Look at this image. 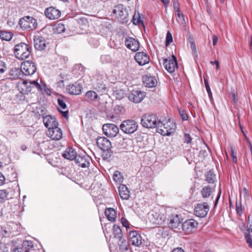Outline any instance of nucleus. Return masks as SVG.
I'll return each mask as SVG.
<instances>
[{
  "label": "nucleus",
  "instance_id": "obj_1",
  "mask_svg": "<svg viewBox=\"0 0 252 252\" xmlns=\"http://www.w3.org/2000/svg\"><path fill=\"white\" fill-rule=\"evenodd\" d=\"M176 124L171 120L163 122H158L157 132L164 136H169L173 133L176 129Z\"/></svg>",
  "mask_w": 252,
  "mask_h": 252
},
{
  "label": "nucleus",
  "instance_id": "obj_2",
  "mask_svg": "<svg viewBox=\"0 0 252 252\" xmlns=\"http://www.w3.org/2000/svg\"><path fill=\"white\" fill-rule=\"evenodd\" d=\"M31 46L25 43H20L15 46L14 54L15 57L20 60H24L29 58L31 54Z\"/></svg>",
  "mask_w": 252,
  "mask_h": 252
},
{
  "label": "nucleus",
  "instance_id": "obj_3",
  "mask_svg": "<svg viewBox=\"0 0 252 252\" xmlns=\"http://www.w3.org/2000/svg\"><path fill=\"white\" fill-rule=\"evenodd\" d=\"M112 13L122 24H126L128 21V11L123 4H119L114 6Z\"/></svg>",
  "mask_w": 252,
  "mask_h": 252
},
{
  "label": "nucleus",
  "instance_id": "obj_4",
  "mask_svg": "<svg viewBox=\"0 0 252 252\" xmlns=\"http://www.w3.org/2000/svg\"><path fill=\"white\" fill-rule=\"evenodd\" d=\"M159 121L155 115L145 114L141 118V124L143 126L146 128H153L156 127L157 128Z\"/></svg>",
  "mask_w": 252,
  "mask_h": 252
},
{
  "label": "nucleus",
  "instance_id": "obj_5",
  "mask_svg": "<svg viewBox=\"0 0 252 252\" xmlns=\"http://www.w3.org/2000/svg\"><path fill=\"white\" fill-rule=\"evenodd\" d=\"M19 24L23 30H34L37 26L36 20L31 16H25L21 18Z\"/></svg>",
  "mask_w": 252,
  "mask_h": 252
},
{
  "label": "nucleus",
  "instance_id": "obj_6",
  "mask_svg": "<svg viewBox=\"0 0 252 252\" xmlns=\"http://www.w3.org/2000/svg\"><path fill=\"white\" fill-rule=\"evenodd\" d=\"M138 124L133 120L124 121L120 126V129L125 133L130 134L135 132L138 128Z\"/></svg>",
  "mask_w": 252,
  "mask_h": 252
},
{
  "label": "nucleus",
  "instance_id": "obj_7",
  "mask_svg": "<svg viewBox=\"0 0 252 252\" xmlns=\"http://www.w3.org/2000/svg\"><path fill=\"white\" fill-rule=\"evenodd\" d=\"M149 221L154 224H162L165 219L163 214H161L159 212L152 210L148 214Z\"/></svg>",
  "mask_w": 252,
  "mask_h": 252
},
{
  "label": "nucleus",
  "instance_id": "obj_8",
  "mask_svg": "<svg viewBox=\"0 0 252 252\" xmlns=\"http://www.w3.org/2000/svg\"><path fill=\"white\" fill-rule=\"evenodd\" d=\"M92 159L86 153L78 154L75 158L76 164L82 168L89 166Z\"/></svg>",
  "mask_w": 252,
  "mask_h": 252
},
{
  "label": "nucleus",
  "instance_id": "obj_9",
  "mask_svg": "<svg viewBox=\"0 0 252 252\" xmlns=\"http://www.w3.org/2000/svg\"><path fill=\"white\" fill-rule=\"evenodd\" d=\"M21 66L23 75H31L36 71V65L32 61L24 62L21 63Z\"/></svg>",
  "mask_w": 252,
  "mask_h": 252
},
{
  "label": "nucleus",
  "instance_id": "obj_10",
  "mask_svg": "<svg viewBox=\"0 0 252 252\" xmlns=\"http://www.w3.org/2000/svg\"><path fill=\"white\" fill-rule=\"evenodd\" d=\"M102 130L104 134L109 137H115L119 132L118 127L113 124H105L103 125Z\"/></svg>",
  "mask_w": 252,
  "mask_h": 252
},
{
  "label": "nucleus",
  "instance_id": "obj_11",
  "mask_svg": "<svg viewBox=\"0 0 252 252\" xmlns=\"http://www.w3.org/2000/svg\"><path fill=\"white\" fill-rule=\"evenodd\" d=\"M209 211V206L206 202L198 204L194 208L195 215L200 218L205 217Z\"/></svg>",
  "mask_w": 252,
  "mask_h": 252
},
{
  "label": "nucleus",
  "instance_id": "obj_12",
  "mask_svg": "<svg viewBox=\"0 0 252 252\" xmlns=\"http://www.w3.org/2000/svg\"><path fill=\"white\" fill-rule=\"evenodd\" d=\"M129 241L128 243L135 247H139L143 242V239L140 235L136 231H131L129 232Z\"/></svg>",
  "mask_w": 252,
  "mask_h": 252
},
{
  "label": "nucleus",
  "instance_id": "obj_13",
  "mask_svg": "<svg viewBox=\"0 0 252 252\" xmlns=\"http://www.w3.org/2000/svg\"><path fill=\"white\" fill-rule=\"evenodd\" d=\"M163 65L166 70L169 73H173L175 68H178L177 60L174 55L172 56V58L164 60Z\"/></svg>",
  "mask_w": 252,
  "mask_h": 252
},
{
  "label": "nucleus",
  "instance_id": "obj_14",
  "mask_svg": "<svg viewBox=\"0 0 252 252\" xmlns=\"http://www.w3.org/2000/svg\"><path fill=\"white\" fill-rule=\"evenodd\" d=\"M97 146L103 151H108L112 148L111 142L104 137H99L96 139Z\"/></svg>",
  "mask_w": 252,
  "mask_h": 252
},
{
  "label": "nucleus",
  "instance_id": "obj_15",
  "mask_svg": "<svg viewBox=\"0 0 252 252\" xmlns=\"http://www.w3.org/2000/svg\"><path fill=\"white\" fill-rule=\"evenodd\" d=\"M145 96V94L144 92L138 90H135L131 91L128 97L130 101L134 103H139L144 99Z\"/></svg>",
  "mask_w": 252,
  "mask_h": 252
},
{
  "label": "nucleus",
  "instance_id": "obj_16",
  "mask_svg": "<svg viewBox=\"0 0 252 252\" xmlns=\"http://www.w3.org/2000/svg\"><path fill=\"white\" fill-rule=\"evenodd\" d=\"M47 135L51 139L56 141L59 140L63 137L62 131L58 126L48 129Z\"/></svg>",
  "mask_w": 252,
  "mask_h": 252
},
{
  "label": "nucleus",
  "instance_id": "obj_17",
  "mask_svg": "<svg viewBox=\"0 0 252 252\" xmlns=\"http://www.w3.org/2000/svg\"><path fill=\"white\" fill-rule=\"evenodd\" d=\"M126 47L133 52H136L139 49V42L135 38L131 37H127L125 40Z\"/></svg>",
  "mask_w": 252,
  "mask_h": 252
},
{
  "label": "nucleus",
  "instance_id": "obj_18",
  "mask_svg": "<svg viewBox=\"0 0 252 252\" xmlns=\"http://www.w3.org/2000/svg\"><path fill=\"white\" fill-rule=\"evenodd\" d=\"M169 226L172 229L182 228V220L179 218V216L178 215H172L169 219Z\"/></svg>",
  "mask_w": 252,
  "mask_h": 252
},
{
  "label": "nucleus",
  "instance_id": "obj_19",
  "mask_svg": "<svg viewBox=\"0 0 252 252\" xmlns=\"http://www.w3.org/2000/svg\"><path fill=\"white\" fill-rule=\"evenodd\" d=\"M23 88L22 89V93L24 94H28L32 91V87H35L38 90H41V86L39 83L36 81L30 82L29 83L25 81L23 82Z\"/></svg>",
  "mask_w": 252,
  "mask_h": 252
},
{
  "label": "nucleus",
  "instance_id": "obj_20",
  "mask_svg": "<svg viewBox=\"0 0 252 252\" xmlns=\"http://www.w3.org/2000/svg\"><path fill=\"white\" fill-rule=\"evenodd\" d=\"M198 223L193 219H189L185 221L182 224V229L187 233H190L197 227Z\"/></svg>",
  "mask_w": 252,
  "mask_h": 252
},
{
  "label": "nucleus",
  "instance_id": "obj_21",
  "mask_svg": "<svg viewBox=\"0 0 252 252\" xmlns=\"http://www.w3.org/2000/svg\"><path fill=\"white\" fill-rule=\"evenodd\" d=\"M23 77L21 67H12L9 71V74L6 76L5 79H16L18 78H22Z\"/></svg>",
  "mask_w": 252,
  "mask_h": 252
},
{
  "label": "nucleus",
  "instance_id": "obj_22",
  "mask_svg": "<svg viewBox=\"0 0 252 252\" xmlns=\"http://www.w3.org/2000/svg\"><path fill=\"white\" fill-rule=\"evenodd\" d=\"M43 122L45 126L48 128V129H49V128H55L58 126V123L56 118L50 115L44 117Z\"/></svg>",
  "mask_w": 252,
  "mask_h": 252
},
{
  "label": "nucleus",
  "instance_id": "obj_23",
  "mask_svg": "<svg viewBox=\"0 0 252 252\" xmlns=\"http://www.w3.org/2000/svg\"><path fill=\"white\" fill-rule=\"evenodd\" d=\"M134 58L136 62L140 65H144L149 62V58L145 52H138L135 54Z\"/></svg>",
  "mask_w": 252,
  "mask_h": 252
},
{
  "label": "nucleus",
  "instance_id": "obj_24",
  "mask_svg": "<svg viewBox=\"0 0 252 252\" xmlns=\"http://www.w3.org/2000/svg\"><path fill=\"white\" fill-rule=\"evenodd\" d=\"M45 14L49 19L54 20L60 17L61 12L60 10L53 7H50L46 9Z\"/></svg>",
  "mask_w": 252,
  "mask_h": 252
},
{
  "label": "nucleus",
  "instance_id": "obj_25",
  "mask_svg": "<svg viewBox=\"0 0 252 252\" xmlns=\"http://www.w3.org/2000/svg\"><path fill=\"white\" fill-rule=\"evenodd\" d=\"M33 41L34 46L36 49L40 51L45 49L46 47L45 40L41 36L39 35L34 36Z\"/></svg>",
  "mask_w": 252,
  "mask_h": 252
},
{
  "label": "nucleus",
  "instance_id": "obj_26",
  "mask_svg": "<svg viewBox=\"0 0 252 252\" xmlns=\"http://www.w3.org/2000/svg\"><path fill=\"white\" fill-rule=\"evenodd\" d=\"M143 82L146 87L152 88L156 86L157 81L154 76L146 75L143 77Z\"/></svg>",
  "mask_w": 252,
  "mask_h": 252
},
{
  "label": "nucleus",
  "instance_id": "obj_27",
  "mask_svg": "<svg viewBox=\"0 0 252 252\" xmlns=\"http://www.w3.org/2000/svg\"><path fill=\"white\" fill-rule=\"evenodd\" d=\"M81 89L82 86L77 82L68 85L67 88L68 92L73 95L79 94L81 92Z\"/></svg>",
  "mask_w": 252,
  "mask_h": 252
},
{
  "label": "nucleus",
  "instance_id": "obj_28",
  "mask_svg": "<svg viewBox=\"0 0 252 252\" xmlns=\"http://www.w3.org/2000/svg\"><path fill=\"white\" fill-rule=\"evenodd\" d=\"M119 192L121 198L124 200H127L130 197V191L127 187L123 184L119 187Z\"/></svg>",
  "mask_w": 252,
  "mask_h": 252
},
{
  "label": "nucleus",
  "instance_id": "obj_29",
  "mask_svg": "<svg viewBox=\"0 0 252 252\" xmlns=\"http://www.w3.org/2000/svg\"><path fill=\"white\" fill-rule=\"evenodd\" d=\"M77 155L76 152L72 148H67L63 154L64 158L70 160L75 159Z\"/></svg>",
  "mask_w": 252,
  "mask_h": 252
},
{
  "label": "nucleus",
  "instance_id": "obj_30",
  "mask_svg": "<svg viewBox=\"0 0 252 252\" xmlns=\"http://www.w3.org/2000/svg\"><path fill=\"white\" fill-rule=\"evenodd\" d=\"M214 189L211 188L210 186H206L202 188L201 190V193L202 197L204 199L210 198L213 199V197L211 196Z\"/></svg>",
  "mask_w": 252,
  "mask_h": 252
},
{
  "label": "nucleus",
  "instance_id": "obj_31",
  "mask_svg": "<svg viewBox=\"0 0 252 252\" xmlns=\"http://www.w3.org/2000/svg\"><path fill=\"white\" fill-rule=\"evenodd\" d=\"M94 89L96 90L98 93L101 94H105L107 92V89L105 85L102 83L101 81L97 80L93 85Z\"/></svg>",
  "mask_w": 252,
  "mask_h": 252
},
{
  "label": "nucleus",
  "instance_id": "obj_32",
  "mask_svg": "<svg viewBox=\"0 0 252 252\" xmlns=\"http://www.w3.org/2000/svg\"><path fill=\"white\" fill-rule=\"evenodd\" d=\"M105 215L107 219L111 221L114 222L117 217V213L115 210L112 208H106L105 211Z\"/></svg>",
  "mask_w": 252,
  "mask_h": 252
},
{
  "label": "nucleus",
  "instance_id": "obj_33",
  "mask_svg": "<svg viewBox=\"0 0 252 252\" xmlns=\"http://www.w3.org/2000/svg\"><path fill=\"white\" fill-rule=\"evenodd\" d=\"M245 236L249 247L252 248V222L250 224L249 227L245 232Z\"/></svg>",
  "mask_w": 252,
  "mask_h": 252
},
{
  "label": "nucleus",
  "instance_id": "obj_34",
  "mask_svg": "<svg viewBox=\"0 0 252 252\" xmlns=\"http://www.w3.org/2000/svg\"><path fill=\"white\" fill-rule=\"evenodd\" d=\"M113 231L114 237L117 239H121L123 237V233L120 226L117 225H114Z\"/></svg>",
  "mask_w": 252,
  "mask_h": 252
},
{
  "label": "nucleus",
  "instance_id": "obj_35",
  "mask_svg": "<svg viewBox=\"0 0 252 252\" xmlns=\"http://www.w3.org/2000/svg\"><path fill=\"white\" fill-rule=\"evenodd\" d=\"M118 240H119L118 245L121 251L123 252L127 250L128 247V242L123 239V237L121 239Z\"/></svg>",
  "mask_w": 252,
  "mask_h": 252
},
{
  "label": "nucleus",
  "instance_id": "obj_36",
  "mask_svg": "<svg viewBox=\"0 0 252 252\" xmlns=\"http://www.w3.org/2000/svg\"><path fill=\"white\" fill-rule=\"evenodd\" d=\"M85 97L90 101H95L98 98V95L94 91H89L86 93Z\"/></svg>",
  "mask_w": 252,
  "mask_h": 252
},
{
  "label": "nucleus",
  "instance_id": "obj_37",
  "mask_svg": "<svg viewBox=\"0 0 252 252\" xmlns=\"http://www.w3.org/2000/svg\"><path fill=\"white\" fill-rule=\"evenodd\" d=\"M113 179L115 182L121 184L123 182V174L119 171H115L113 175Z\"/></svg>",
  "mask_w": 252,
  "mask_h": 252
},
{
  "label": "nucleus",
  "instance_id": "obj_38",
  "mask_svg": "<svg viewBox=\"0 0 252 252\" xmlns=\"http://www.w3.org/2000/svg\"><path fill=\"white\" fill-rule=\"evenodd\" d=\"M13 34L10 32L1 31V39L7 41H10L12 38Z\"/></svg>",
  "mask_w": 252,
  "mask_h": 252
},
{
  "label": "nucleus",
  "instance_id": "obj_39",
  "mask_svg": "<svg viewBox=\"0 0 252 252\" xmlns=\"http://www.w3.org/2000/svg\"><path fill=\"white\" fill-rule=\"evenodd\" d=\"M175 15L178 23L181 25L185 26L186 21L184 14L181 12H175Z\"/></svg>",
  "mask_w": 252,
  "mask_h": 252
},
{
  "label": "nucleus",
  "instance_id": "obj_40",
  "mask_svg": "<svg viewBox=\"0 0 252 252\" xmlns=\"http://www.w3.org/2000/svg\"><path fill=\"white\" fill-rule=\"evenodd\" d=\"M132 22L135 25H139L140 24L144 25L143 22L141 19V16L139 13H135L134 14L132 19Z\"/></svg>",
  "mask_w": 252,
  "mask_h": 252
},
{
  "label": "nucleus",
  "instance_id": "obj_41",
  "mask_svg": "<svg viewBox=\"0 0 252 252\" xmlns=\"http://www.w3.org/2000/svg\"><path fill=\"white\" fill-rule=\"evenodd\" d=\"M100 61L102 63L106 64L111 63L113 60L110 55H102L100 57Z\"/></svg>",
  "mask_w": 252,
  "mask_h": 252
},
{
  "label": "nucleus",
  "instance_id": "obj_42",
  "mask_svg": "<svg viewBox=\"0 0 252 252\" xmlns=\"http://www.w3.org/2000/svg\"><path fill=\"white\" fill-rule=\"evenodd\" d=\"M125 91L123 90H116L114 91L113 94L118 99H121L125 95Z\"/></svg>",
  "mask_w": 252,
  "mask_h": 252
},
{
  "label": "nucleus",
  "instance_id": "obj_43",
  "mask_svg": "<svg viewBox=\"0 0 252 252\" xmlns=\"http://www.w3.org/2000/svg\"><path fill=\"white\" fill-rule=\"evenodd\" d=\"M215 179V175L211 171H209L206 175V181L209 183H213L214 182Z\"/></svg>",
  "mask_w": 252,
  "mask_h": 252
},
{
  "label": "nucleus",
  "instance_id": "obj_44",
  "mask_svg": "<svg viewBox=\"0 0 252 252\" xmlns=\"http://www.w3.org/2000/svg\"><path fill=\"white\" fill-rule=\"evenodd\" d=\"M55 30L58 33H62L65 31L64 25L62 23H59L55 25Z\"/></svg>",
  "mask_w": 252,
  "mask_h": 252
},
{
  "label": "nucleus",
  "instance_id": "obj_45",
  "mask_svg": "<svg viewBox=\"0 0 252 252\" xmlns=\"http://www.w3.org/2000/svg\"><path fill=\"white\" fill-rule=\"evenodd\" d=\"M89 43L94 47H96L99 45V41L98 40L94 37H91L88 40Z\"/></svg>",
  "mask_w": 252,
  "mask_h": 252
},
{
  "label": "nucleus",
  "instance_id": "obj_46",
  "mask_svg": "<svg viewBox=\"0 0 252 252\" xmlns=\"http://www.w3.org/2000/svg\"><path fill=\"white\" fill-rule=\"evenodd\" d=\"M78 23L82 26H86L88 24V21L85 17H81L77 20Z\"/></svg>",
  "mask_w": 252,
  "mask_h": 252
},
{
  "label": "nucleus",
  "instance_id": "obj_47",
  "mask_svg": "<svg viewBox=\"0 0 252 252\" xmlns=\"http://www.w3.org/2000/svg\"><path fill=\"white\" fill-rule=\"evenodd\" d=\"M173 41V38L171 33L168 32L166 34L165 45H169Z\"/></svg>",
  "mask_w": 252,
  "mask_h": 252
},
{
  "label": "nucleus",
  "instance_id": "obj_48",
  "mask_svg": "<svg viewBox=\"0 0 252 252\" xmlns=\"http://www.w3.org/2000/svg\"><path fill=\"white\" fill-rule=\"evenodd\" d=\"M8 192L5 189H1V200L8 199Z\"/></svg>",
  "mask_w": 252,
  "mask_h": 252
},
{
  "label": "nucleus",
  "instance_id": "obj_49",
  "mask_svg": "<svg viewBox=\"0 0 252 252\" xmlns=\"http://www.w3.org/2000/svg\"><path fill=\"white\" fill-rule=\"evenodd\" d=\"M204 82H205L206 89L208 94L209 97L210 99H211V98H212V93L211 91V89L210 88V86L206 80H205Z\"/></svg>",
  "mask_w": 252,
  "mask_h": 252
},
{
  "label": "nucleus",
  "instance_id": "obj_50",
  "mask_svg": "<svg viewBox=\"0 0 252 252\" xmlns=\"http://www.w3.org/2000/svg\"><path fill=\"white\" fill-rule=\"evenodd\" d=\"M173 7L174 9L175 10V12H180V6H179V3L177 1V0H173Z\"/></svg>",
  "mask_w": 252,
  "mask_h": 252
},
{
  "label": "nucleus",
  "instance_id": "obj_51",
  "mask_svg": "<svg viewBox=\"0 0 252 252\" xmlns=\"http://www.w3.org/2000/svg\"><path fill=\"white\" fill-rule=\"evenodd\" d=\"M231 155L232 158V159L233 162L235 163H237V153L236 152H235L234 150L233 149L232 147L231 148Z\"/></svg>",
  "mask_w": 252,
  "mask_h": 252
},
{
  "label": "nucleus",
  "instance_id": "obj_52",
  "mask_svg": "<svg viewBox=\"0 0 252 252\" xmlns=\"http://www.w3.org/2000/svg\"><path fill=\"white\" fill-rule=\"evenodd\" d=\"M58 103L60 108L63 109H64L66 108V105L63 99L59 98L58 99Z\"/></svg>",
  "mask_w": 252,
  "mask_h": 252
},
{
  "label": "nucleus",
  "instance_id": "obj_53",
  "mask_svg": "<svg viewBox=\"0 0 252 252\" xmlns=\"http://www.w3.org/2000/svg\"><path fill=\"white\" fill-rule=\"evenodd\" d=\"M179 113L183 121H186L188 120V117L184 110H179Z\"/></svg>",
  "mask_w": 252,
  "mask_h": 252
},
{
  "label": "nucleus",
  "instance_id": "obj_54",
  "mask_svg": "<svg viewBox=\"0 0 252 252\" xmlns=\"http://www.w3.org/2000/svg\"><path fill=\"white\" fill-rule=\"evenodd\" d=\"M236 210L237 214L239 216H241L243 213V210L240 204H238L237 203H236Z\"/></svg>",
  "mask_w": 252,
  "mask_h": 252
},
{
  "label": "nucleus",
  "instance_id": "obj_55",
  "mask_svg": "<svg viewBox=\"0 0 252 252\" xmlns=\"http://www.w3.org/2000/svg\"><path fill=\"white\" fill-rule=\"evenodd\" d=\"M184 138H185V142L187 144L191 143V138L190 136V135L188 133H185L184 134Z\"/></svg>",
  "mask_w": 252,
  "mask_h": 252
},
{
  "label": "nucleus",
  "instance_id": "obj_56",
  "mask_svg": "<svg viewBox=\"0 0 252 252\" xmlns=\"http://www.w3.org/2000/svg\"><path fill=\"white\" fill-rule=\"evenodd\" d=\"M122 223L123 225L126 228L129 227V223L127 220L124 218H122L121 219Z\"/></svg>",
  "mask_w": 252,
  "mask_h": 252
},
{
  "label": "nucleus",
  "instance_id": "obj_57",
  "mask_svg": "<svg viewBox=\"0 0 252 252\" xmlns=\"http://www.w3.org/2000/svg\"><path fill=\"white\" fill-rule=\"evenodd\" d=\"M242 194L245 198H248L249 197V191L248 190L244 187L243 189V192ZM242 195V193H241V195Z\"/></svg>",
  "mask_w": 252,
  "mask_h": 252
},
{
  "label": "nucleus",
  "instance_id": "obj_58",
  "mask_svg": "<svg viewBox=\"0 0 252 252\" xmlns=\"http://www.w3.org/2000/svg\"><path fill=\"white\" fill-rule=\"evenodd\" d=\"M210 63L212 65L216 64L217 69H220L219 62L218 61L216 60L215 61H211Z\"/></svg>",
  "mask_w": 252,
  "mask_h": 252
},
{
  "label": "nucleus",
  "instance_id": "obj_59",
  "mask_svg": "<svg viewBox=\"0 0 252 252\" xmlns=\"http://www.w3.org/2000/svg\"><path fill=\"white\" fill-rule=\"evenodd\" d=\"M58 109H59V111L60 112H61V113H62L63 116L64 118H65L66 119L68 118V110H66L65 111H62L60 110V108H59Z\"/></svg>",
  "mask_w": 252,
  "mask_h": 252
},
{
  "label": "nucleus",
  "instance_id": "obj_60",
  "mask_svg": "<svg viewBox=\"0 0 252 252\" xmlns=\"http://www.w3.org/2000/svg\"><path fill=\"white\" fill-rule=\"evenodd\" d=\"M190 48L192 49V50L193 52H196V49L195 45L194 42L193 41H190Z\"/></svg>",
  "mask_w": 252,
  "mask_h": 252
},
{
  "label": "nucleus",
  "instance_id": "obj_61",
  "mask_svg": "<svg viewBox=\"0 0 252 252\" xmlns=\"http://www.w3.org/2000/svg\"><path fill=\"white\" fill-rule=\"evenodd\" d=\"M218 37L215 35H213V44L214 46L216 45V44L218 42Z\"/></svg>",
  "mask_w": 252,
  "mask_h": 252
},
{
  "label": "nucleus",
  "instance_id": "obj_62",
  "mask_svg": "<svg viewBox=\"0 0 252 252\" xmlns=\"http://www.w3.org/2000/svg\"><path fill=\"white\" fill-rule=\"evenodd\" d=\"M1 66H2V68H1L0 71L1 73H3L5 71V69H6L5 63L3 62H1Z\"/></svg>",
  "mask_w": 252,
  "mask_h": 252
},
{
  "label": "nucleus",
  "instance_id": "obj_63",
  "mask_svg": "<svg viewBox=\"0 0 252 252\" xmlns=\"http://www.w3.org/2000/svg\"><path fill=\"white\" fill-rule=\"evenodd\" d=\"M4 14H3V16L4 17H7L9 15V8H5L4 9Z\"/></svg>",
  "mask_w": 252,
  "mask_h": 252
},
{
  "label": "nucleus",
  "instance_id": "obj_64",
  "mask_svg": "<svg viewBox=\"0 0 252 252\" xmlns=\"http://www.w3.org/2000/svg\"><path fill=\"white\" fill-rule=\"evenodd\" d=\"M172 252H185L182 248H178L174 249Z\"/></svg>",
  "mask_w": 252,
  "mask_h": 252
}]
</instances>
